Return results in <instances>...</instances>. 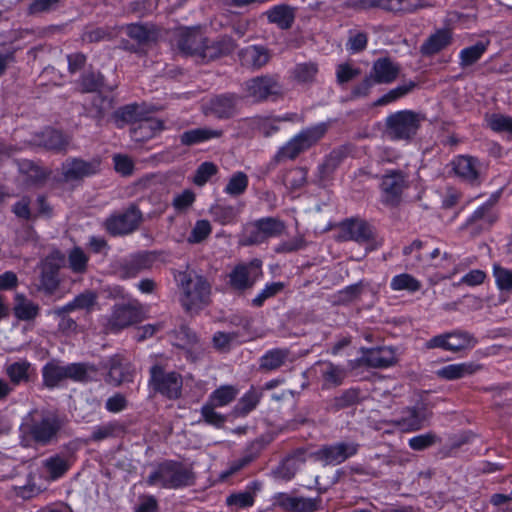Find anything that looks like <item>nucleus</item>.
I'll return each mask as SVG.
<instances>
[{
  "mask_svg": "<svg viewBox=\"0 0 512 512\" xmlns=\"http://www.w3.org/2000/svg\"><path fill=\"white\" fill-rule=\"evenodd\" d=\"M266 241V238L261 233V229L257 224L256 220L254 222L247 223L244 226L242 238L240 240L241 245L250 246L255 244H261Z\"/></svg>",
  "mask_w": 512,
  "mask_h": 512,
  "instance_id": "nucleus-50",
  "label": "nucleus"
},
{
  "mask_svg": "<svg viewBox=\"0 0 512 512\" xmlns=\"http://www.w3.org/2000/svg\"><path fill=\"white\" fill-rule=\"evenodd\" d=\"M34 143L46 149L61 151L68 145V140L61 132L47 128L36 136Z\"/></svg>",
  "mask_w": 512,
  "mask_h": 512,
  "instance_id": "nucleus-30",
  "label": "nucleus"
},
{
  "mask_svg": "<svg viewBox=\"0 0 512 512\" xmlns=\"http://www.w3.org/2000/svg\"><path fill=\"white\" fill-rule=\"evenodd\" d=\"M140 221V211L135 206H131L122 213L113 214L108 217L104 222V226L111 235H123L134 231Z\"/></svg>",
  "mask_w": 512,
  "mask_h": 512,
  "instance_id": "nucleus-11",
  "label": "nucleus"
},
{
  "mask_svg": "<svg viewBox=\"0 0 512 512\" xmlns=\"http://www.w3.org/2000/svg\"><path fill=\"white\" fill-rule=\"evenodd\" d=\"M262 276V261L255 258L247 263H239L228 274V284L237 291L251 288Z\"/></svg>",
  "mask_w": 512,
  "mask_h": 512,
  "instance_id": "nucleus-7",
  "label": "nucleus"
},
{
  "mask_svg": "<svg viewBox=\"0 0 512 512\" xmlns=\"http://www.w3.org/2000/svg\"><path fill=\"white\" fill-rule=\"evenodd\" d=\"M328 126V123L320 122L301 130L297 135L304 146L309 149L325 136L328 131Z\"/></svg>",
  "mask_w": 512,
  "mask_h": 512,
  "instance_id": "nucleus-41",
  "label": "nucleus"
},
{
  "mask_svg": "<svg viewBox=\"0 0 512 512\" xmlns=\"http://www.w3.org/2000/svg\"><path fill=\"white\" fill-rule=\"evenodd\" d=\"M423 7V0H389L388 12L411 13Z\"/></svg>",
  "mask_w": 512,
  "mask_h": 512,
  "instance_id": "nucleus-58",
  "label": "nucleus"
},
{
  "mask_svg": "<svg viewBox=\"0 0 512 512\" xmlns=\"http://www.w3.org/2000/svg\"><path fill=\"white\" fill-rule=\"evenodd\" d=\"M239 390L233 385H222L215 389L209 396L208 401L212 405L225 407L234 401Z\"/></svg>",
  "mask_w": 512,
  "mask_h": 512,
  "instance_id": "nucleus-39",
  "label": "nucleus"
},
{
  "mask_svg": "<svg viewBox=\"0 0 512 512\" xmlns=\"http://www.w3.org/2000/svg\"><path fill=\"white\" fill-rule=\"evenodd\" d=\"M320 374L323 379V386L329 388L343 383L346 377V370L328 361L321 363Z\"/></svg>",
  "mask_w": 512,
  "mask_h": 512,
  "instance_id": "nucleus-34",
  "label": "nucleus"
},
{
  "mask_svg": "<svg viewBox=\"0 0 512 512\" xmlns=\"http://www.w3.org/2000/svg\"><path fill=\"white\" fill-rule=\"evenodd\" d=\"M194 475L190 468L176 461H165L148 476L149 486L178 489L193 484Z\"/></svg>",
  "mask_w": 512,
  "mask_h": 512,
  "instance_id": "nucleus-4",
  "label": "nucleus"
},
{
  "mask_svg": "<svg viewBox=\"0 0 512 512\" xmlns=\"http://www.w3.org/2000/svg\"><path fill=\"white\" fill-rule=\"evenodd\" d=\"M307 148L304 146L298 135H295L289 140L277 153L279 160L284 159H295L300 153L306 151Z\"/></svg>",
  "mask_w": 512,
  "mask_h": 512,
  "instance_id": "nucleus-51",
  "label": "nucleus"
},
{
  "mask_svg": "<svg viewBox=\"0 0 512 512\" xmlns=\"http://www.w3.org/2000/svg\"><path fill=\"white\" fill-rule=\"evenodd\" d=\"M452 42V31L449 28L436 30L421 45L420 51L423 55H433L449 46Z\"/></svg>",
  "mask_w": 512,
  "mask_h": 512,
  "instance_id": "nucleus-27",
  "label": "nucleus"
},
{
  "mask_svg": "<svg viewBox=\"0 0 512 512\" xmlns=\"http://www.w3.org/2000/svg\"><path fill=\"white\" fill-rule=\"evenodd\" d=\"M4 371L10 382L15 386L33 382L37 378L35 365L25 358L6 363Z\"/></svg>",
  "mask_w": 512,
  "mask_h": 512,
  "instance_id": "nucleus-13",
  "label": "nucleus"
},
{
  "mask_svg": "<svg viewBox=\"0 0 512 512\" xmlns=\"http://www.w3.org/2000/svg\"><path fill=\"white\" fill-rule=\"evenodd\" d=\"M174 278L181 290L180 301L187 311H194L209 303L211 287L207 280L192 271H178Z\"/></svg>",
  "mask_w": 512,
  "mask_h": 512,
  "instance_id": "nucleus-3",
  "label": "nucleus"
},
{
  "mask_svg": "<svg viewBox=\"0 0 512 512\" xmlns=\"http://www.w3.org/2000/svg\"><path fill=\"white\" fill-rule=\"evenodd\" d=\"M488 127L497 133L512 135V117L503 114H492L487 117Z\"/></svg>",
  "mask_w": 512,
  "mask_h": 512,
  "instance_id": "nucleus-54",
  "label": "nucleus"
},
{
  "mask_svg": "<svg viewBox=\"0 0 512 512\" xmlns=\"http://www.w3.org/2000/svg\"><path fill=\"white\" fill-rule=\"evenodd\" d=\"M175 45L184 56L215 61L230 55L237 47L231 36L223 35L215 41L206 37L200 26L180 28L175 34Z\"/></svg>",
  "mask_w": 512,
  "mask_h": 512,
  "instance_id": "nucleus-1",
  "label": "nucleus"
},
{
  "mask_svg": "<svg viewBox=\"0 0 512 512\" xmlns=\"http://www.w3.org/2000/svg\"><path fill=\"white\" fill-rule=\"evenodd\" d=\"M425 115L412 110H400L387 116L385 120L386 134L392 140H412L422 123Z\"/></svg>",
  "mask_w": 512,
  "mask_h": 512,
  "instance_id": "nucleus-5",
  "label": "nucleus"
},
{
  "mask_svg": "<svg viewBox=\"0 0 512 512\" xmlns=\"http://www.w3.org/2000/svg\"><path fill=\"white\" fill-rule=\"evenodd\" d=\"M43 384L47 388H55L67 379L66 365H60L56 361L46 363L42 368Z\"/></svg>",
  "mask_w": 512,
  "mask_h": 512,
  "instance_id": "nucleus-32",
  "label": "nucleus"
},
{
  "mask_svg": "<svg viewBox=\"0 0 512 512\" xmlns=\"http://www.w3.org/2000/svg\"><path fill=\"white\" fill-rule=\"evenodd\" d=\"M143 117V107L138 104H129L119 108L113 115L117 127L122 128L127 123H138Z\"/></svg>",
  "mask_w": 512,
  "mask_h": 512,
  "instance_id": "nucleus-36",
  "label": "nucleus"
},
{
  "mask_svg": "<svg viewBox=\"0 0 512 512\" xmlns=\"http://www.w3.org/2000/svg\"><path fill=\"white\" fill-rule=\"evenodd\" d=\"M492 275L495 280L496 288L500 292H512V270L494 263L492 267Z\"/></svg>",
  "mask_w": 512,
  "mask_h": 512,
  "instance_id": "nucleus-45",
  "label": "nucleus"
},
{
  "mask_svg": "<svg viewBox=\"0 0 512 512\" xmlns=\"http://www.w3.org/2000/svg\"><path fill=\"white\" fill-rule=\"evenodd\" d=\"M285 285L283 282H271L267 283L264 288L256 295L252 300V303L256 307H261L264 302L277 295L284 289Z\"/></svg>",
  "mask_w": 512,
  "mask_h": 512,
  "instance_id": "nucleus-57",
  "label": "nucleus"
},
{
  "mask_svg": "<svg viewBox=\"0 0 512 512\" xmlns=\"http://www.w3.org/2000/svg\"><path fill=\"white\" fill-rule=\"evenodd\" d=\"M99 167V160L86 162L79 159H73L64 164L63 175L66 180H77L96 173Z\"/></svg>",
  "mask_w": 512,
  "mask_h": 512,
  "instance_id": "nucleus-25",
  "label": "nucleus"
},
{
  "mask_svg": "<svg viewBox=\"0 0 512 512\" xmlns=\"http://www.w3.org/2000/svg\"><path fill=\"white\" fill-rule=\"evenodd\" d=\"M132 374L128 367L121 363V358L115 355L109 360V371L106 376V382L118 386L123 382L129 381Z\"/></svg>",
  "mask_w": 512,
  "mask_h": 512,
  "instance_id": "nucleus-35",
  "label": "nucleus"
},
{
  "mask_svg": "<svg viewBox=\"0 0 512 512\" xmlns=\"http://www.w3.org/2000/svg\"><path fill=\"white\" fill-rule=\"evenodd\" d=\"M261 397L262 394L256 391L254 387H251L239 400L235 408L236 412L239 415H247L249 412L255 409Z\"/></svg>",
  "mask_w": 512,
  "mask_h": 512,
  "instance_id": "nucleus-49",
  "label": "nucleus"
},
{
  "mask_svg": "<svg viewBox=\"0 0 512 512\" xmlns=\"http://www.w3.org/2000/svg\"><path fill=\"white\" fill-rule=\"evenodd\" d=\"M297 8L286 3L272 6L264 12L267 21L276 25L281 30H289L292 28L296 19Z\"/></svg>",
  "mask_w": 512,
  "mask_h": 512,
  "instance_id": "nucleus-20",
  "label": "nucleus"
},
{
  "mask_svg": "<svg viewBox=\"0 0 512 512\" xmlns=\"http://www.w3.org/2000/svg\"><path fill=\"white\" fill-rule=\"evenodd\" d=\"M97 295L92 291H86L77 295L71 302L54 310L58 316L74 311L76 309H90L96 303Z\"/></svg>",
  "mask_w": 512,
  "mask_h": 512,
  "instance_id": "nucleus-33",
  "label": "nucleus"
},
{
  "mask_svg": "<svg viewBox=\"0 0 512 512\" xmlns=\"http://www.w3.org/2000/svg\"><path fill=\"white\" fill-rule=\"evenodd\" d=\"M255 458L256 456L254 454H245L242 457L231 461L228 465V468L220 473V479L226 480L233 474L246 467Z\"/></svg>",
  "mask_w": 512,
  "mask_h": 512,
  "instance_id": "nucleus-60",
  "label": "nucleus"
},
{
  "mask_svg": "<svg viewBox=\"0 0 512 512\" xmlns=\"http://www.w3.org/2000/svg\"><path fill=\"white\" fill-rule=\"evenodd\" d=\"M209 212L213 220L220 225H231L237 222L239 212L231 205H213Z\"/></svg>",
  "mask_w": 512,
  "mask_h": 512,
  "instance_id": "nucleus-42",
  "label": "nucleus"
},
{
  "mask_svg": "<svg viewBox=\"0 0 512 512\" xmlns=\"http://www.w3.org/2000/svg\"><path fill=\"white\" fill-rule=\"evenodd\" d=\"M418 85L417 82L409 81L408 83L401 84L397 86L396 88L390 90L388 93L380 97L374 105L381 106V105H387L392 102H395L396 100L400 99L401 97L407 95L409 92H411L416 86Z\"/></svg>",
  "mask_w": 512,
  "mask_h": 512,
  "instance_id": "nucleus-47",
  "label": "nucleus"
},
{
  "mask_svg": "<svg viewBox=\"0 0 512 512\" xmlns=\"http://www.w3.org/2000/svg\"><path fill=\"white\" fill-rule=\"evenodd\" d=\"M256 222L266 240L281 235L285 229L284 222L274 217L260 218Z\"/></svg>",
  "mask_w": 512,
  "mask_h": 512,
  "instance_id": "nucleus-46",
  "label": "nucleus"
},
{
  "mask_svg": "<svg viewBox=\"0 0 512 512\" xmlns=\"http://www.w3.org/2000/svg\"><path fill=\"white\" fill-rule=\"evenodd\" d=\"M452 165L458 177L471 184L479 182L480 163L477 158L468 155H459L454 158Z\"/></svg>",
  "mask_w": 512,
  "mask_h": 512,
  "instance_id": "nucleus-22",
  "label": "nucleus"
},
{
  "mask_svg": "<svg viewBox=\"0 0 512 512\" xmlns=\"http://www.w3.org/2000/svg\"><path fill=\"white\" fill-rule=\"evenodd\" d=\"M156 259L157 255L155 252H145L135 255L131 260V264L135 269V273H137L140 270L150 269L153 266Z\"/></svg>",
  "mask_w": 512,
  "mask_h": 512,
  "instance_id": "nucleus-62",
  "label": "nucleus"
},
{
  "mask_svg": "<svg viewBox=\"0 0 512 512\" xmlns=\"http://www.w3.org/2000/svg\"><path fill=\"white\" fill-rule=\"evenodd\" d=\"M481 368V365L473 362L455 363L441 367L436 371V375L441 379L452 381L470 376Z\"/></svg>",
  "mask_w": 512,
  "mask_h": 512,
  "instance_id": "nucleus-26",
  "label": "nucleus"
},
{
  "mask_svg": "<svg viewBox=\"0 0 512 512\" xmlns=\"http://www.w3.org/2000/svg\"><path fill=\"white\" fill-rule=\"evenodd\" d=\"M260 489L261 483L258 481H252L244 490L230 494L226 498V505L234 510L252 507L255 503L256 494Z\"/></svg>",
  "mask_w": 512,
  "mask_h": 512,
  "instance_id": "nucleus-23",
  "label": "nucleus"
},
{
  "mask_svg": "<svg viewBox=\"0 0 512 512\" xmlns=\"http://www.w3.org/2000/svg\"><path fill=\"white\" fill-rule=\"evenodd\" d=\"M373 237L371 226L363 220H346L340 225L339 239L353 240L358 243L367 242Z\"/></svg>",
  "mask_w": 512,
  "mask_h": 512,
  "instance_id": "nucleus-17",
  "label": "nucleus"
},
{
  "mask_svg": "<svg viewBox=\"0 0 512 512\" xmlns=\"http://www.w3.org/2000/svg\"><path fill=\"white\" fill-rule=\"evenodd\" d=\"M360 363L373 368H387L397 362L396 351L392 347L363 349Z\"/></svg>",
  "mask_w": 512,
  "mask_h": 512,
  "instance_id": "nucleus-14",
  "label": "nucleus"
},
{
  "mask_svg": "<svg viewBox=\"0 0 512 512\" xmlns=\"http://www.w3.org/2000/svg\"><path fill=\"white\" fill-rule=\"evenodd\" d=\"M67 379L77 382H86L92 380L96 375V369L83 363H71L66 365Z\"/></svg>",
  "mask_w": 512,
  "mask_h": 512,
  "instance_id": "nucleus-44",
  "label": "nucleus"
},
{
  "mask_svg": "<svg viewBox=\"0 0 512 512\" xmlns=\"http://www.w3.org/2000/svg\"><path fill=\"white\" fill-rule=\"evenodd\" d=\"M64 425V417L57 412L35 409L24 417L20 430L23 437L47 445L57 439Z\"/></svg>",
  "mask_w": 512,
  "mask_h": 512,
  "instance_id": "nucleus-2",
  "label": "nucleus"
},
{
  "mask_svg": "<svg viewBox=\"0 0 512 512\" xmlns=\"http://www.w3.org/2000/svg\"><path fill=\"white\" fill-rule=\"evenodd\" d=\"M112 38V32L108 27H96L83 33L82 39L88 43H97Z\"/></svg>",
  "mask_w": 512,
  "mask_h": 512,
  "instance_id": "nucleus-63",
  "label": "nucleus"
},
{
  "mask_svg": "<svg viewBox=\"0 0 512 512\" xmlns=\"http://www.w3.org/2000/svg\"><path fill=\"white\" fill-rule=\"evenodd\" d=\"M498 199V194L492 195L467 219L465 226L471 235L475 236L481 231L488 229L497 220V214L494 211V205L497 203Z\"/></svg>",
  "mask_w": 512,
  "mask_h": 512,
  "instance_id": "nucleus-10",
  "label": "nucleus"
},
{
  "mask_svg": "<svg viewBox=\"0 0 512 512\" xmlns=\"http://www.w3.org/2000/svg\"><path fill=\"white\" fill-rule=\"evenodd\" d=\"M279 93V84L270 77H258L247 82V96L253 101L266 100Z\"/></svg>",
  "mask_w": 512,
  "mask_h": 512,
  "instance_id": "nucleus-18",
  "label": "nucleus"
},
{
  "mask_svg": "<svg viewBox=\"0 0 512 512\" xmlns=\"http://www.w3.org/2000/svg\"><path fill=\"white\" fill-rule=\"evenodd\" d=\"M103 86V77L93 72L82 76L80 87L84 92L98 91Z\"/></svg>",
  "mask_w": 512,
  "mask_h": 512,
  "instance_id": "nucleus-64",
  "label": "nucleus"
},
{
  "mask_svg": "<svg viewBox=\"0 0 512 512\" xmlns=\"http://www.w3.org/2000/svg\"><path fill=\"white\" fill-rule=\"evenodd\" d=\"M430 418V412L424 405L406 408L395 421L396 425L405 432L420 430Z\"/></svg>",
  "mask_w": 512,
  "mask_h": 512,
  "instance_id": "nucleus-16",
  "label": "nucleus"
},
{
  "mask_svg": "<svg viewBox=\"0 0 512 512\" xmlns=\"http://www.w3.org/2000/svg\"><path fill=\"white\" fill-rule=\"evenodd\" d=\"M241 58L251 64H267L271 60V50L263 45H250L240 52Z\"/></svg>",
  "mask_w": 512,
  "mask_h": 512,
  "instance_id": "nucleus-38",
  "label": "nucleus"
},
{
  "mask_svg": "<svg viewBox=\"0 0 512 512\" xmlns=\"http://www.w3.org/2000/svg\"><path fill=\"white\" fill-rule=\"evenodd\" d=\"M405 187V177L399 171H392L382 178L381 192L382 200L387 205H396L399 200L403 188Z\"/></svg>",
  "mask_w": 512,
  "mask_h": 512,
  "instance_id": "nucleus-15",
  "label": "nucleus"
},
{
  "mask_svg": "<svg viewBox=\"0 0 512 512\" xmlns=\"http://www.w3.org/2000/svg\"><path fill=\"white\" fill-rule=\"evenodd\" d=\"M474 344L475 341L470 334L457 331L432 337L427 341L426 347L428 349L442 348L447 351L458 352L473 347Z\"/></svg>",
  "mask_w": 512,
  "mask_h": 512,
  "instance_id": "nucleus-12",
  "label": "nucleus"
},
{
  "mask_svg": "<svg viewBox=\"0 0 512 512\" xmlns=\"http://www.w3.org/2000/svg\"><path fill=\"white\" fill-rule=\"evenodd\" d=\"M127 35L139 44H147L154 40L153 32L147 26L138 23L127 26Z\"/></svg>",
  "mask_w": 512,
  "mask_h": 512,
  "instance_id": "nucleus-56",
  "label": "nucleus"
},
{
  "mask_svg": "<svg viewBox=\"0 0 512 512\" xmlns=\"http://www.w3.org/2000/svg\"><path fill=\"white\" fill-rule=\"evenodd\" d=\"M164 122L157 118L142 117L131 130V137L137 142L147 141L164 130Z\"/></svg>",
  "mask_w": 512,
  "mask_h": 512,
  "instance_id": "nucleus-24",
  "label": "nucleus"
},
{
  "mask_svg": "<svg viewBox=\"0 0 512 512\" xmlns=\"http://www.w3.org/2000/svg\"><path fill=\"white\" fill-rule=\"evenodd\" d=\"M217 173V165L213 162L205 161L198 166L192 181L196 186L202 187Z\"/></svg>",
  "mask_w": 512,
  "mask_h": 512,
  "instance_id": "nucleus-53",
  "label": "nucleus"
},
{
  "mask_svg": "<svg viewBox=\"0 0 512 512\" xmlns=\"http://www.w3.org/2000/svg\"><path fill=\"white\" fill-rule=\"evenodd\" d=\"M40 312V306L28 299L22 293H16L14 296L13 313L20 321H32L37 318Z\"/></svg>",
  "mask_w": 512,
  "mask_h": 512,
  "instance_id": "nucleus-28",
  "label": "nucleus"
},
{
  "mask_svg": "<svg viewBox=\"0 0 512 512\" xmlns=\"http://www.w3.org/2000/svg\"><path fill=\"white\" fill-rule=\"evenodd\" d=\"M248 185V175L242 171H236L229 177L223 192L231 197H238L246 192Z\"/></svg>",
  "mask_w": 512,
  "mask_h": 512,
  "instance_id": "nucleus-40",
  "label": "nucleus"
},
{
  "mask_svg": "<svg viewBox=\"0 0 512 512\" xmlns=\"http://www.w3.org/2000/svg\"><path fill=\"white\" fill-rule=\"evenodd\" d=\"M141 305L136 299H129L127 303L116 304L107 322V329L118 332L140 321Z\"/></svg>",
  "mask_w": 512,
  "mask_h": 512,
  "instance_id": "nucleus-8",
  "label": "nucleus"
},
{
  "mask_svg": "<svg viewBox=\"0 0 512 512\" xmlns=\"http://www.w3.org/2000/svg\"><path fill=\"white\" fill-rule=\"evenodd\" d=\"M148 385L155 394L169 400H177L182 395L183 377L175 371H165L160 365L150 368Z\"/></svg>",
  "mask_w": 512,
  "mask_h": 512,
  "instance_id": "nucleus-6",
  "label": "nucleus"
},
{
  "mask_svg": "<svg viewBox=\"0 0 512 512\" xmlns=\"http://www.w3.org/2000/svg\"><path fill=\"white\" fill-rule=\"evenodd\" d=\"M289 354V350L283 348L268 350L260 359V368L269 371L276 370L284 365Z\"/></svg>",
  "mask_w": 512,
  "mask_h": 512,
  "instance_id": "nucleus-37",
  "label": "nucleus"
},
{
  "mask_svg": "<svg viewBox=\"0 0 512 512\" xmlns=\"http://www.w3.org/2000/svg\"><path fill=\"white\" fill-rule=\"evenodd\" d=\"M222 135V130L203 127L185 131L180 136V141L183 145L191 146L209 141L211 139L220 138Z\"/></svg>",
  "mask_w": 512,
  "mask_h": 512,
  "instance_id": "nucleus-31",
  "label": "nucleus"
},
{
  "mask_svg": "<svg viewBox=\"0 0 512 512\" xmlns=\"http://www.w3.org/2000/svg\"><path fill=\"white\" fill-rule=\"evenodd\" d=\"M236 96L233 94L220 95L210 99L206 113L215 115L218 118H228L233 115L236 105Z\"/></svg>",
  "mask_w": 512,
  "mask_h": 512,
  "instance_id": "nucleus-29",
  "label": "nucleus"
},
{
  "mask_svg": "<svg viewBox=\"0 0 512 512\" xmlns=\"http://www.w3.org/2000/svg\"><path fill=\"white\" fill-rule=\"evenodd\" d=\"M215 408L217 407L209 402H206L201 408V416L207 424L219 428L224 425L225 417L216 412Z\"/></svg>",
  "mask_w": 512,
  "mask_h": 512,
  "instance_id": "nucleus-59",
  "label": "nucleus"
},
{
  "mask_svg": "<svg viewBox=\"0 0 512 512\" xmlns=\"http://www.w3.org/2000/svg\"><path fill=\"white\" fill-rule=\"evenodd\" d=\"M75 461L76 457L70 449L52 454L41 463L42 477L49 482L57 481L64 477Z\"/></svg>",
  "mask_w": 512,
  "mask_h": 512,
  "instance_id": "nucleus-9",
  "label": "nucleus"
},
{
  "mask_svg": "<svg viewBox=\"0 0 512 512\" xmlns=\"http://www.w3.org/2000/svg\"><path fill=\"white\" fill-rule=\"evenodd\" d=\"M390 288L393 291L415 293L420 290L421 282L408 273H401L391 279Z\"/></svg>",
  "mask_w": 512,
  "mask_h": 512,
  "instance_id": "nucleus-43",
  "label": "nucleus"
},
{
  "mask_svg": "<svg viewBox=\"0 0 512 512\" xmlns=\"http://www.w3.org/2000/svg\"><path fill=\"white\" fill-rule=\"evenodd\" d=\"M196 195L191 189H185L181 193L174 196L172 206L177 211L188 209L195 202Z\"/></svg>",
  "mask_w": 512,
  "mask_h": 512,
  "instance_id": "nucleus-61",
  "label": "nucleus"
},
{
  "mask_svg": "<svg viewBox=\"0 0 512 512\" xmlns=\"http://www.w3.org/2000/svg\"><path fill=\"white\" fill-rule=\"evenodd\" d=\"M358 447L359 445L353 442H341L323 447L319 451V456L327 464L338 465L355 455Z\"/></svg>",
  "mask_w": 512,
  "mask_h": 512,
  "instance_id": "nucleus-19",
  "label": "nucleus"
},
{
  "mask_svg": "<svg viewBox=\"0 0 512 512\" xmlns=\"http://www.w3.org/2000/svg\"><path fill=\"white\" fill-rule=\"evenodd\" d=\"M88 261L89 257L80 247H74L68 254L69 268L74 273L86 272Z\"/></svg>",
  "mask_w": 512,
  "mask_h": 512,
  "instance_id": "nucleus-52",
  "label": "nucleus"
},
{
  "mask_svg": "<svg viewBox=\"0 0 512 512\" xmlns=\"http://www.w3.org/2000/svg\"><path fill=\"white\" fill-rule=\"evenodd\" d=\"M212 232V226L208 220H197L192 228L187 241L190 244H197L204 241Z\"/></svg>",
  "mask_w": 512,
  "mask_h": 512,
  "instance_id": "nucleus-55",
  "label": "nucleus"
},
{
  "mask_svg": "<svg viewBox=\"0 0 512 512\" xmlns=\"http://www.w3.org/2000/svg\"><path fill=\"white\" fill-rule=\"evenodd\" d=\"M399 73L398 66H373V72L363 83L355 88L354 95H366L368 89L375 83H390L396 79Z\"/></svg>",
  "mask_w": 512,
  "mask_h": 512,
  "instance_id": "nucleus-21",
  "label": "nucleus"
},
{
  "mask_svg": "<svg viewBox=\"0 0 512 512\" xmlns=\"http://www.w3.org/2000/svg\"><path fill=\"white\" fill-rule=\"evenodd\" d=\"M489 41H478L474 45L470 47H466L461 50L460 52V58L461 63L460 64H474L477 62L481 56L484 54V52L487 50V47L489 45Z\"/></svg>",
  "mask_w": 512,
  "mask_h": 512,
  "instance_id": "nucleus-48",
  "label": "nucleus"
}]
</instances>
